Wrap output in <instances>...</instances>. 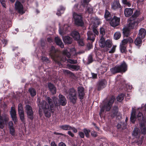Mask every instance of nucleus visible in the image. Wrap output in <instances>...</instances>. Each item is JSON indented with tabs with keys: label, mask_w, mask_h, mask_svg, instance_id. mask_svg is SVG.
<instances>
[{
	"label": "nucleus",
	"mask_w": 146,
	"mask_h": 146,
	"mask_svg": "<svg viewBox=\"0 0 146 146\" xmlns=\"http://www.w3.org/2000/svg\"><path fill=\"white\" fill-rule=\"evenodd\" d=\"M45 100L39 102L38 106L39 108L38 112L40 114L43 109L45 116L49 118L51 116V113H53L54 111V105L52 102V99L49 97H45Z\"/></svg>",
	"instance_id": "1"
},
{
	"label": "nucleus",
	"mask_w": 146,
	"mask_h": 146,
	"mask_svg": "<svg viewBox=\"0 0 146 146\" xmlns=\"http://www.w3.org/2000/svg\"><path fill=\"white\" fill-rule=\"evenodd\" d=\"M68 99L70 102L75 104L77 100V92L74 88L69 89L66 92Z\"/></svg>",
	"instance_id": "2"
},
{
	"label": "nucleus",
	"mask_w": 146,
	"mask_h": 146,
	"mask_svg": "<svg viewBox=\"0 0 146 146\" xmlns=\"http://www.w3.org/2000/svg\"><path fill=\"white\" fill-rule=\"evenodd\" d=\"M59 99L58 100L56 99H52V102L54 103V106L56 107H57L58 106H65L67 104V100L65 97L62 95L59 94L58 96Z\"/></svg>",
	"instance_id": "3"
},
{
	"label": "nucleus",
	"mask_w": 146,
	"mask_h": 146,
	"mask_svg": "<svg viewBox=\"0 0 146 146\" xmlns=\"http://www.w3.org/2000/svg\"><path fill=\"white\" fill-rule=\"evenodd\" d=\"M56 51L54 47L53 46H51L49 50V55L56 63L59 64L61 63L62 59L60 56L56 54Z\"/></svg>",
	"instance_id": "4"
},
{
	"label": "nucleus",
	"mask_w": 146,
	"mask_h": 146,
	"mask_svg": "<svg viewBox=\"0 0 146 146\" xmlns=\"http://www.w3.org/2000/svg\"><path fill=\"white\" fill-rule=\"evenodd\" d=\"M73 18L74 20V23L76 26L81 27L84 26V23L81 15L77 14H74Z\"/></svg>",
	"instance_id": "5"
},
{
	"label": "nucleus",
	"mask_w": 146,
	"mask_h": 146,
	"mask_svg": "<svg viewBox=\"0 0 146 146\" xmlns=\"http://www.w3.org/2000/svg\"><path fill=\"white\" fill-rule=\"evenodd\" d=\"M25 110L28 118L33 121L34 119V113L32 107L29 105H26L25 107Z\"/></svg>",
	"instance_id": "6"
},
{
	"label": "nucleus",
	"mask_w": 146,
	"mask_h": 146,
	"mask_svg": "<svg viewBox=\"0 0 146 146\" xmlns=\"http://www.w3.org/2000/svg\"><path fill=\"white\" fill-rule=\"evenodd\" d=\"M115 99V97L112 96L110 98L108 102L105 103L104 106L106 111H108L110 110Z\"/></svg>",
	"instance_id": "7"
},
{
	"label": "nucleus",
	"mask_w": 146,
	"mask_h": 146,
	"mask_svg": "<svg viewBox=\"0 0 146 146\" xmlns=\"http://www.w3.org/2000/svg\"><path fill=\"white\" fill-rule=\"evenodd\" d=\"M99 45L100 47L104 48L106 47L111 48L112 46L111 43L109 40H107L105 41L104 38L100 39V40Z\"/></svg>",
	"instance_id": "8"
},
{
	"label": "nucleus",
	"mask_w": 146,
	"mask_h": 146,
	"mask_svg": "<svg viewBox=\"0 0 146 146\" xmlns=\"http://www.w3.org/2000/svg\"><path fill=\"white\" fill-rule=\"evenodd\" d=\"M120 22V18L114 16L111 20L110 24L111 27H115L119 25Z\"/></svg>",
	"instance_id": "9"
},
{
	"label": "nucleus",
	"mask_w": 146,
	"mask_h": 146,
	"mask_svg": "<svg viewBox=\"0 0 146 146\" xmlns=\"http://www.w3.org/2000/svg\"><path fill=\"white\" fill-rule=\"evenodd\" d=\"M10 114L12 120L14 121L15 123L17 122L18 119L16 112L15 109L13 107H11Z\"/></svg>",
	"instance_id": "10"
},
{
	"label": "nucleus",
	"mask_w": 146,
	"mask_h": 146,
	"mask_svg": "<svg viewBox=\"0 0 146 146\" xmlns=\"http://www.w3.org/2000/svg\"><path fill=\"white\" fill-rule=\"evenodd\" d=\"M84 90V88L82 86H80L78 88V96L80 100H82L84 98L85 94Z\"/></svg>",
	"instance_id": "11"
},
{
	"label": "nucleus",
	"mask_w": 146,
	"mask_h": 146,
	"mask_svg": "<svg viewBox=\"0 0 146 146\" xmlns=\"http://www.w3.org/2000/svg\"><path fill=\"white\" fill-rule=\"evenodd\" d=\"M107 84V82L105 79L99 80L97 84L98 90L100 91L104 88Z\"/></svg>",
	"instance_id": "12"
},
{
	"label": "nucleus",
	"mask_w": 146,
	"mask_h": 146,
	"mask_svg": "<svg viewBox=\"0 0 146 146\" xmlns=\"http://www.w3.org/2000/svg\"><path fill=\"white\" fill-rule=\"evenodd\" d=\"M15 9L19 13H24L23 11V5L18 1H17L15 4Z\"/></svg>",
	"instance_id": "13"
},
{
	"label": "nucleus",
	"mask_w": 146,
	"mask_h": 146,
	"mask_svg": "<svg viewBox=\"0 0 146 146\" xmlns=\"http://www.w3.org/2000/svg\"><path fill=\"white\" fill-rule=\"evenodd\" d=\"M118 66L120 70L121 73L125 72L127 70V66L124 61H123L122 63Z\"/></svg>",
	"instance_id": "14"
},
{
	"label": "nucleus",
	"mask_w": 146,
	"mask_h": 146,
	"mask_svg": "<svg viewBox=\"0 0 146 146\" xmlns=\"http://www.w3.org/2000/svg\"><path fill=\"white\" fill-rule=\"evenodd\" d=\"M130 22L129 24L128 28L130 29H133L134 28L135 25H137L139 22L137 20L131 19H130Z\"/></svg>",
	"instance_id": "15"
},
{
	"label": "nucleus",
	"mask_w": 146,
	"mask_h": 146,
	"mask_svg": "<svg viewBox=\"0 0 146 146\" xmlns=\"http://www.w3.org/2000/svg\"><path fill=\"white\" fill-rule=\"evenodd\" d=\"M48 88L49 91L53 94H54L56 93V90L54 85L50 82L48 83Z\"/></svg>",
	"instance_id": "16"
},
{
	"label": "nucleus",
	"mask_w": 146,
	"mask_h": 146,
	"mask_svg": "<svg viewBox=\"0 0 146 146\" xmlns=\"http://www.w3.org/2000/svg\"><path fill=\"white\" fill-rule=\"evenodd\" d=\"M88 36L87 40H91V41L94 42L95 39V35L91 31H88L87 33Z\"/></svg>",
	"instance_id": "17"
},
{
	"label": "nucleus",
	"mask_w": 146,
	"mask_h": 146,
	"mask_svg": "<svg viewBox=\"0 0 146 146\" xmlns=\"http://www.w3.org/2000/svg\"><path fill=\"white\" fill-rule=\"evenodd\" d=\"M71 35L75 40H78L80 39V34L77 31H72L71 32Z\"/></svg>",
	"instance_id": "18"
},
{
	"label": "nucleus",
	"mask_w": 146,
	"mask_h": 146,
	"mask_svg": "<svg viewBox=\"0 0 146 146\" xmlns=\"http://www.w3.org/2000/svg\"><path fill=\"white\" fill-rule=\"evenodd\" d=\"M122 7L120 5L119 2L117 1L114 2L111 5V8L114 10L119 9L121 11L122 9Z\"/></svg>",
	"instance_id": "19"
},
{
	"label": "nucleus",
	"mask_w": 146,
	"mask_h": 146,
	"mask_svg": "<svg viewBox=\"0 0 146 146\" xmlns=\"http://www.w3.org/2000/svg\"><path fill=\"white\" fill-rule=\"evenodd\" d=\"M146 35V31L144 28H141L139 31V37H140L141 39L144 38Z\"/></svg>",
	"instance_id": "20"
},
{
	"label": "nucleus",
	"mask_w": 146,
	"mask_h": 146,
	"mask_svg": "<svg viewBox=\"0 0 146 146\" xmlns=\"http://www.w3.org/2000/svg\"><path fill=\"white\" fill-rule=\"evenodd\" d=\"M133 10L131 8H127L125 9L124 13L126 17L131 16L133 13Z\"/></svg>",
	"instance_id": "21"
},
{
	"label": "nucleus",
	"mask_w": 146,
	"mask_h": 146,
	"mask_svg": "<svg viewBox=\"0 0 146 146\" xmlns=\"http://www.w3.org/2000/svg\"><path fill=\"white\" fill-rule=\"evenodd\" d=\"M127 125V123H125V122H120L117 124V127L118 129L123 130L126 128Z\"/></svg>",
	"instance_id": "22"
},
{
	"label": "nucleus",
	"mask_w": 146,
	"mask_h": 146,
	"mask_svg": "<svg viewBox=\"0 0 146 146\" xmlns=\"http://www.w3.org/2000/svg\"><path fill=\"white\" fill-rule=\"evenodd\" d=\"M63 40L65 44H70L72 43L73 40L72 38L67 36L63 37Z\"/></svg>",
	"instance_id": "23"
},
{
	"label": "nucleus",
	"mask_w": 146,
	"mask_h": 146,
	"mask_svg": "<svg viewBox=\"0 0 146 146\" xmlns=\"http://www.w3.org/2000/svg\"><path fill=\"white\" fill-rule=\"evenodd\" d=\"M118 109L117 107H114L110 112V114L111 117L114 118L115 117L117 113Z\"/></svg>",
	"instance_id": "24"
},
{
	"label": "nucleus",
	"mask_w": 146,
	"mask_h": 146,
	"mask_svg": "<svg viewBox=\"0 0 146 146\" xmlns=\"http://www.w3.org/2000/svg\"><path fill=\"white\" fill-rule=\"evenodd\" d=\"M65 9L66 8L64 7L62 5L60 6L59 8L57 9L56 15L58 16H61V14L63 13Z\"/></svg>",
	"instance_id": "25"
},
{
	"label": "nucleus",
	"mask_w": 146,
	"mask_h": 146,
	"mask_svg": "<svg viewBox=\"0 0 146 146\" xmlns=\"http://www.w3.org/2000/svg\"><path fill=\"white\" fill-rule=\"evenodd\" d=\"M55 41L57 45L59 46L61 48H62L64 47V44L60 38L56 37L55 38Z\"/></svg>",
	"instance_id": "26"
},
{
	"label": "nucleus",
	"mask_w": 146,
	"mask_h": 146,
	"mask_svg": "<svg viewBox=\"0 0 146 146\" xmlns=\"http://www.w3.org/2000/svg\"><path fill=\"white\" fill-rule=\"evenodd\" d=\"M111 73L113 74H115L118 73H121L118 66H116L113 67L112 68L110 69Z\"/></svg>",
	"instance_id": "27"
},
{
	"label": "nucleus",
	"mask_w": 146,
	"mask_h": 146,
	"mask_svg": "<svg viewBox=\"0 0 146 146\" xmlns=\"http://www.w3.org/2000/svg\"><path fill=\"white\" fill-rule=\"evenodd\" d=\"M129 28H125L123 29V33L124 36L126 37H127L129 35L130 33V30Z\"/></svg>",
	"instance_id": "28"
},
{
	"label": "nucleus",
	"mask_w": 146,
	"mask_h": 146,
	"mask_svg": "<svg viewBox=\"0 0 146 146\" xmlns=\"http://www.w3.org/2000/svg\"><path fill=\"white\" fill-rule=\"evenodd\" d=\"M142 39L141 38L139 37H137L136 38L134 41L135 44L137 46H138L139 48L141 46L142 44Z\"/></svg>",
	"instance_id": "29"
},
{
	"label": "nucleus",
	"mask_w": 146,
	"mask_h": 146,
	"mask_svg": "<svg viewBox=\"0 0 146 146\" xmlns=\"http://www.w3.org/2000/svg\"><path fill=\"white\" fill-rule=\"evenodd\" d=\"M61 129L64 130H70L71 129L72 127L69 125H63L59 126Z\"/></svg>",
	"instance_id": "30"
},
{
	"label": "nucleus",
	"mask_w": 146,
	"mask_h": 146,
	"mask_svg": "<svg viewBox=\"0 0 146 146\" xmlns=\"http://www.w3.org/2000/svg\"><path fill=\"white\" fill-rule=\"evenodd\" d=\"M140 14L139 11L136 10L131 17V19L137 20L136 18Z\"/></svg>",
	"instance_id": "31"
},
{
	"label": "nucleus",
	"mask_w": 146,
	"mask_h": 146,
	"mask_svg": "<svg viewBox=\"0 0 146 146\" xmlns=\"http://www.w3.org/2000/svg\"><path fill=\"white\" fill-rule=\"evenodd\" d=\"M93 8L90 5H87L86 9V13L91 14L93 13Z\"/></svg>",
	"instance_id": "32"
},
{
	"label": "nucleus",
	"mask_w": 146,
	"mask_h": 146,
	"mask_svg": "<svg viewBox=\"0 0 146 146\" xmlns=\"http://www.w3.org/2000/svg\"><path fill=\"white\" fill-rule=\"evenodd\" d=\"M29 92L30 94L32 97L35 96L36 94V90L33 88H31L29 89Z\"/></svg>",
	"instance_id": "33"
},
{
	"label": "nucleus",
	"mask_w": 146,
	"mask_h": 146,
	"mask_svg": "<svg viewBox=\"0 0 146 146\" xmlns=\"http://www.w3.org/2000/svg\"><path fill=\"white\" fill-rule=\"evenodd\" d=\"M100 36L101 38L100 39L104 38V36L105 35V29L102 27H100Z\"/></svg>",
	"instance_id": "34"
},
{
	"label": "nucleus",
	"mask_w": 146,
	"mask_h": 146,
	"mask_svg": "<svg viewBox=\"0 0 146 146\" xmlns=\"http://www.w3.org/2000/svg\"><path fill=\"white\" fill-rule=\"evenodd\" d=\"M19 116L20 120L21 122L23 123H25V118L24 116V112L20 113H18Z\"/></svg>",
	"instance_id": "35"
},
{
	"label": "nucleus",
	"mask_w": 146,
	"mask_h": 146,
	"mask_svg": "<svg viewBox=\"0 0 146 146\" xmlns=\"http://www.w3.org/2000/svg\"><path fill=\"white\" fill-rule=\"evenodd\" d=\"M111 14L110 12L107 10L105 11V13L104 15V17L107 20H110V19Z\"/></svg>",
	"instance_id": "36"
},
{
	"label": "nucleus",
	"mask_w": 146,
	"mask_h": 146,
	"mask_svg": "<svg viewBox=\"0 0 146 146\" xmlns=\"http://www.w3.org/2000/svg\"><path fill=\"white\" fill-rule=\"evenodd\" d=\"M87 47L89 50L92 48L93 47V43L94 42L91 41V40H87Z\"/></svg>",
	"instance_id": "37"
},
{
	"label": "nucleus",
	"mask_w": 146,
	"mask_h": 146,
	"mask_svg": "<svg viewBox=\"0 0 146 146\" xmlns=\"http://www.w3.org/2000/svg\"><path fill=\"white\" fill-rule=\"evenodd\" d=\"M18 113L24 112V109L23 107V105L21 103L19 104L18 105Z\"/></svg>",
	"instance_id": "38"
},
{
	"label": "nucleus",
	"mask_w": 146,
	"mask_h": 146,
	"mask_svg": "<svg viewBox=\"0 0 146 146\" xmlns=\"http://www.w3.org/2000/svg\"><path fill=\"white\" fill-rule=\"evenodd\" d=\"M83 131L84 133V134L86 136L87 138H89L90 136L89 133L90 132V130L89 129H87L86 128H84Z\"/></svg>",
	"instance_id": "39"
},
{
	"label": "nucleus",
	"mask_w": 146,
	"mask_h": 146,
	"mask_svg": "<svg viewBox=\"0 0 146 146\" xmlns=\"http://www.w3.org/2000/svg\"><path fill=\"white\" fill-rule=\"evenodd\" d=\"M121 36V34L119 32L115 33L114 35V38L115 40H118Z\"/></svg>",
	"instance_id": "40"
},
{
	"label": "nucleus",
	"mask_w": 146,
	"mask_h": 146,
	"mask_svg": "<svg viewBox=\"0 0 146 146\" xmlns=\"http://www.w3.org/2000/svg\"><path fill=\"white\" fill-rule=\"evenodd\" d=\"M64 72L65 73H66L67 74H68L70 77L75 76L74 73L68 70H64Z\"/></svg>",
	"instance_id": "41"
},
{
	"label": "nucleus",
	"mask_w": 146,
	"mask_h": 146,
	"mask_svg": "<svg viewBox=\"0 0 146 146\" xmlns=\"http://www.w3.org/2000/svg\"><path fill=\"white\" fill-rule=\"evenodd\" d=\"M124 96V94H121L119 95L117 97V100L118 102H121L123 100Z\"/></svg>",
	"instance_id": "42"
},
{
	"label": "nucleus",
	"mask_w": 146,
	"mask_h": 146,
	"mask_svg": "<svg viewBox=\"0 0 146 146\" xmlns=\"http://www.w3.org/2000/svg\"><path fill=\"white\" fill-rule=\"evenodd\" d=\"M120 49L121 52L122 53H126L127 51L126 49V46L123 45L120 46Z\"/></svg>",
	"instance_id": "43"
},
{
	"label": "nucleus",
	"mask_w": 146,
	"mask_h": 146,
	"mask_svg": "<svg viewBox=\"0 0 146 146\" xmlns=\"http://www.w3.org/2000/svg\"><path fill=\"white\" fill-rule=\"evenodd\" d=\"M139 130L137 128H135L132 133V135L134 136H136L139 133Z\"/></svg>",
	"instance_id": "44"
},
{
	"label": "nucleus",
	"mask_w": 146,
	"mask_h": 146,
	"mask_svg": "<svg viewBox=\"0 0 146 146\" xmlns=\"http://www.w3.org/2000/svg\"><path fill=\"white\" fill-rule=\"evenodd\" d=\"M141 129L142 134L145 135L146 133V128L145 127L143 124H141Z\"/></svg>",
	"instance_id": "45"
},
{
	"label": "nucleus",
	"mask_w": 146,
	"mask_h": 146,
	"mask_svg": "<svg viewBox=\"0 0 146 146\" xmlns=\"http://www.w3.org/2000/svg\"><path fill=\"white\" fill-rule=\"evenodd\" d=\"M122 3L124 5H127L129 7L131 6V4L129 1H127V0H122Z\"/></svg>",
	"instance_id": "46"
},
{
	"label": "nucleus",
	"mask_w": 146,
	"mask_h": 146,
	"mask_svg": "<svg viewBox=\"0 0 146 146\" xmlns=\"http://www.w3.org/2000/svg\"><path fill=\"white\" fill-rule=\"evenodd\" d=\"M67 62L71 64H76L77 63V60H74L71 59H68L67 60Z\"/></svg>",
	"instance_id": "47"
},
{
	"label": "nucleus",
	"mask_w": 146,
	"mask_h": 146,
	"mask_svg": "<svg viewBox=\"0 0 146 146\" xmlns=\"http://www.w3.org/2000/svg\"><path fill=\"white\" fill-rule=\"evenodd\" d=\"M90 1V0H83L82 5L84 7H85L86 5H89L88 3Z\"/></svg>",
	"instance_id": "48"
},
{
	"label": "nucleus",
	"mask_w": 146,
	"mask_h": 146,
	"mask_svg": "<svg viewBox=\"0 0 146 146\" xmlns=\"http://www.w3.org/2000/svg\"><path fill=\"white\" fill-rule=\"evenodd\" d=\"M92 31L94 34V35H99V32L97 30L96 27H94L92 28Z\"/></svg>",
	"instance_id": "49"
},
{
	"label": "nucleus",
	"mask_w": 146,
	"mask_h": 146,
	"mask_svg": "<svg viewBox=\"0 0 146 146\" xmlns=\"http://www.w3.org/2000/svg\"><path fill=\"white\" fill-rule=\"evenodd\" d=\"M79 44L81 46H83L84 45V43L83 42V39L82 38H80V39L78 40Z\"/></svg>",
	"instance_id": "50"
},
{
	"label": "nucleus",
	"mask_w": 146,
	"mask_h": 146,
	"mask_svg": "<svg viewBox=\"0 0 146 146\" xmlns=\"http://www.w3.org/2000/svg\"><path fill=\"white\" fill-rule=\"evenodd\" d=\"M10 133L12 136H15V131L14 128H11L9 129Z\"/></svg>",
	"instance_id": "51"
},
{
	"label": "nucleus",
	"mask_w": 146,
	"mask_h": 146,
	"mask_svg": "<svg viewBox=\"0 0 146 146\" xmlns=\"http://www.w3.org/2000/svg\"><path fill=\"white\" fill-rule=\"evenodd\" d=\"M41 60L42 61L46 62H48L49 60L48 58L46 57L42 56L41 58Z\"/></svg>",
	"instance_id": "52"
},
{
	"label": "nucleus",
	"mask_w": 146,
	"mask_h": 146,
	"mask_svg": "<svg viewBox=\"0 0 146 146\" xmlns=\"http://www.w3.org/2000/svg\"><path fill=\"white\" fill-rule=\"evenodd\" d=\"M0 2L3 7L6 8V5L5 3V0H0Z\"/></svg>",
	"instance_id": "53"
},
{
	"label": "nucleus",
	"mask_w": 146,
	"mask_h": 146,
	"mask_svg": "<svg viewBox=\"0 0 146 146\" xmlns=\"http://www.w3.org/2000/svg\"><path fill=\"white\" fill-rule=\"evenodd\" d=\"M80 67L79 65H74L73 69L76 70H78L80 69Z\"/></svg>",
	"instance_id": "54"
},
{
	"label": "nucleus",
	"mask_w": 146,
	"mask_h": 146,
	"mask_svg": "<svg viewBox=\"0 0 146 146\" xmlns=\"http://www.w3.org/2000/svg\"><path fill=\"white\" fill-rule=\"evenodd\" d=\"M91 135L92 136L94 137H96L98 136L97 133L94 131H93L91 132Z\"/></svg>",
	"instance_id": "55"
},
{
	"label": "nucleus",
	"mask_w": 146,
	"mask_h": 146,
	"mask_svg": "<svg viewBox=\"0 0 146 146\" xmlns=\"http://www.w3.org/2000/svg\"><path fill=\"white\" fill-rule=\"evenodd\" d=\"M78 134L81 138H84V137L85 134L84 132L79 131L78 133Z\"/></svg>",
	"instance_id": "56"
},
{
	"label": "nucleus",
	"mask_w": 146,
	"mask_h": 146,
	"mask_svg": "<svg viewBox=\"0 0 146 146\" xmlns=\"http://www.w3.org/2000/svg\"><path fill=\"white\" fill-rule=\"evenodd\" d=\"M13 122L12 121H10L9 122V129L11 128H14L13 127Z\"/></svg>",
	"instance_id": "57"
},
{
	"label": "nucleus",
	"mask_w": 146,
	"mask_h": 146,
	"mask_svg": "<svg viewBox=\"0 0 146 146\" xmlns=\"http://www.w3.org/2000/svg\"><path fill=\"white\" fill-rule=\"evenodd\" d=\"M130 120L131 122L133 123H134L135 121V117L131 116L130 117Z\"/></svg>",
	"instance_id": "58"
},
{
	"label": "nucleus",
	"mask_w": 146,
	"mask_h": 146,
	"mask_svg": "<svg viewBox=\"0 0 146 146\" xmlns=\"http://www.w3.org/2000/svg\"><path fill=\"white\" fill-rule=\"evenodd\" d=\"M122 45H124L128 43L127 38L124 39L122 41Z\"/></svg>",
	"instance_id": "59"
},
{
	"label": "nucleus",
	"mask_w": 146,
	"mask_h": 146,
	"mask_svg": "<svg viewBox=\"0 0 146 146\" xmlns=\"http://www.w3.org/2000/svg\"><path fill=\"white\" fill-rule=\"evenodd\" d=\"M92 78L93 79H96L97 78V74H95L93 73H92Z\"/></svg>",
	"instance_id": "60"
},
{
	"label": "nucleus",
	"mask_w": 146,
	"mask_h": 146,
	"mask_svg": "<svg viewBox=\"0 0 146 146\" xmlns=\"http://www.w3.org/2000/svg\"><path fill=\"white\" fill-rule=\"evenodd\" d=\"M115 50V48L114 47H113L109 51L110 53H112L114 52Z\"/></svg>",
	"instance_id": "61"
},
{
	"label": "nucleus",
	"mask_w": 146,
	"mask_h": 146,
	"mask_svg": "<svg viewBox=\"0 0 146 146\" xmlns=\"http://www.w3.org/2000/svg\"><path fill=\"white\" fill-rule=\"evenodd\" d=\"M127 40H128V43H132L133 42V41L131 38L129 37L128 38H127Z\"/></svg>",
	"instance_id": "62"
},
{
	"label": "nucleus",
	"mask_w": 146,
	"mask_h": 146,
	"mask_svg": "<svg viewBox=\"0 0 146 146\" xmlns=\"http://www.w3.org/2000/svg\"><path fill=\"white\" fill-rule=\"evenodd\" d=\"M68 134L72 137H73L74 136V134L72 133L70 131H69L68 132Z\"/></svg>",
	"instance_id": "63"
},
{
	"label": "nucleus",
	"mask_w": 146,
	"mask_h": 146,
	"mask_svg": "<svg viewBox=\"0 0 146 146\" xmlns=\"http://www.w3.org/2000/svg\"><path fill=\"white\" fill-rule=\"evenodd\" d=\"M58 146H66V145L63 142H61L58 144Z\"/></svg>",
	"instance_id": "64"
}]
</instances>
